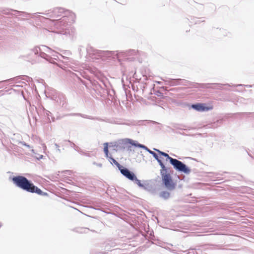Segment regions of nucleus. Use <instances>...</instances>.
Wrapping results in <instances>:
<instances>
[{"instance_id":"nucleus-1","label":"nucleus","mask_w":254,"mask_h":254,"mask_svg":"<svg viewBox=\"0 0 254 254\" xmlns=\"http://www.w3.org/2000/svg\"><path fill=\"white\" fill-rule=\"evenodd\" d=\"M13 183L18 188L31 193H36L41 195H47V192L42 191L30 180L22 176H14L11 179Z\"/></svg>"},{"instance_id":"nucleus-2","label":"nucleus","mask_w":254,"mask_h":254,"mask_svg":"<svg viewBox=\"0 0 254 254\" xmlns=\"http://www.w3.org/2000/svg\"><path fill=\"white\" fill-rule=\"evenodd\" d=\"M154 150L158 152L159 154L166 157L169 160L170 163L173 166L174 168L176 170L184 173L187 175H188L190 173V169L181 161L171 157L167 153L162 152L158 149L154 148Z\"/></svg>"},{"instance_id":"nucleus-3","label":"nucleus","mask_w":254,"mask_h":254,"mask_svg":"<svg viewBox=\"0 0 254 254\" xmlns=\"http://www.w3.org/2000/svg\"><path fill=\"white\" fill-rule=\"evenodd\" d=\"M128 143L130 144L131 145L137 147L139 148H141L142 149H145L148 152L150 153V152L152 151V150H150L149 148H148L146 146L144 145L140 144L138 143L136 141L133 140L129 138H125L123 139H121L118 141V144L117 145V147L118 148H125V145L127 144Z\"/></svg>"},{"instance_id":"nucleus-4","label":"nucleus","mask_w":254,"mask_h":254,"mask_svg":"<svg viewBox=\"0 0 254 254\" xmlns=\"http://www.w3.org/2000/svg\"><path fill=\"white\" fill-rule=\"evenodd\" d=\"M163 182L169 190H173L175 188V184L173 182L169 174L167 175H164L162 177Z\"/></svg>"},{"instance_id":"nucleus-5","label":"nucleus","mask_w":254,"mask_h":254,"mask_svg":"<svg viewBox=\"0 0 254 254\" xmlns=\"http://www.w3.org/2000/svg\"><path fill=\"white\" fill-rule=\"evenodd\" d=\"M120 171L123 175L129 180L134 181V180L136 179V176L132 172L129 171L128 169L125 168L123 166Z\"/></svg>"},{"instance_id":"nucleus-6","label":"nucleus","mask_w":254,"mask_h":254,"mask_svg":"<svg viewBox=\"0 0 254 254\" xmlns=\"http://www.w3.org/2000/svg\"><path fill=\"white\" fill-rule=\"evenodd\" d=\"M44 51L46 52L50 53L52 50L48 47L45 46H42V48L36 47H34L32 49V51L35 53V54H38L39 52L41 53L40 56L43 57V55H45L44 53H42V51Z\"/></svg>"},{"instance_id":"nucleus-7","label":"nucleus","mask_w":254,"mask_h":254,"mask_svg":"<svg viewBox=\"0 0 254 254\" xmlns=\"http://www.w3.org/2000/svg\"><path fill=\"white\" fill-rule=\"evenodd\" d=\"M191 107L192 109L198 112L207 111L209 110V108L201 103L192 104Z\"/></svg>"},{"instance_id":"nucleus-8","label":"nucleus","mask_w":254,"mask_h":254,"mask_svg":"<svg viewBox=\"0 0 254 254\" xmlns=\"http://www.w3.org/2000/svg\"><path fill=\"white\" fill-rule=\"evenodd\" d=\"M126 52H118V51H103L102 54L103 56L111 57L113 55H114L115 54L117 56H119L120 55H123Z\"/></svg>"},{"instance_id":"nucleus-9","label":"nucleus","mask_w":254,"mask_h":254,"mask_svg":"<svg viewBox=\"0 0 254 254\" xmlns=\"http://www.w3.org/2000/svg\"><path fill=\"white\" fill-rule=\"evenodd\" d=\"M159 196L160 198L164 199V200H167L169 199L171 197V194L170 193L166 190H164L161 191L159 194Z\"/></svg>"},{"instance_id":"nucleus-10","label":"nucleus","mask_w":254,"mask_h":254,"mask_svg":"<svg viewBox=\"0 0 254 254\" xmlns=\"http://www.w3.org/2000/svg\"><path fill=\"white\" fill-rule=\"evenodd\" d=\"M109 160L111 161V164L114 163L119 169L120 170L122 167H123L122 165H121L114 158H113L112 157H109Z\"/></svg>"},{"instance_id":"nucleus-11","label":"nucleus","mask_w":254,"mask_h":254,"mask_svg":"<svg viewBox=\"0 0 254 254\" xmlns=\"http://www.w3.org/2000/svg\"><path fill=\"white\" fill-rule=\"evenodd\" d=\"M160 166L161 167V172H160L161 177H163V176H164V175H167L168 174H167V168L165 167V166L164 164Z\"/></svg>"},{"instance_id":"nucleus-12","label":"nucleus","mask_w":254,"mask_h":254,"mask_svg":"<svg viewBox=\"0 0 254 254\" xmlns=\"http://www.w3.org/2000/svg\"><path fill=\"white\" fill-rule=\"evenodd\" d=\"M134 181L139 187L142 188L144 190H146V187L141 183L140 181L138 180L136 177V179L134 180Z\"/></svg>"},{"instance_id":"nucleus-13","label":"nucleus","mask_w":254,"mask_h":254,"mask_svg":"<svg viewBox=\"0 0 254 254\" xmlns=\"http://www.w3.org/2000/svg\"><path fill=\"white\" fill-rule=\"evenodd\" d=\"M104 151L105 154H108V153L109 152L108 147V143H105L104 144Z\"/></svg>"},{"instance_id":"nucleus-14","label":"nucleus","mask_w":254,"mask_h":254,"mask_svg":"<svg viewBox=\"0 0 254 254\" xmlns=\"http://www.w3.org/2000/svg\"><path fill=\"white\" fill-rule=\"evenodd\" d=\"M62 34L65 35H69L71 36L72 34V33H70V32L68 30H65V31H63L62 33Z\"/></svg>"},{"instance_id":"nucleus-15","label":"nucleus","mask_w":254,"mask_h":254,"mask_svg":"<svg viewBox=\"0 0 254 254\" xmlns=\"http://www.w3.org/2000/svg\"><path fill=\"white\" fill-rule=\"evenodd\" d=\"M150 154H151L155 159H157L159 158L158 155L153 151H151Z\"/></svg>"},{"instance_id":"nucleus-16","label":"nucleus","mask_w":254,"mask_h":254,"mask_svg":"<svg viewBox=\"0 0 254 254\" xmlns=\"http://www.w3.org/2000/svg\"><path fill=\"white\" fill-rule=\"evenodd\" d=\"M55 146L57 149V152H58L59 153H60L61 152V149L59 148V145L57 144V143H55Z\"/></svg>"},{"instance_id":"nucleus-17","label":"nucleus","mask_w":254,"mask_h":254,"mask_svg":"<svg viewBox=\"0 0 254 254\" xmlns=\"http://www.w3.org/2000/svg\"><path fill=\"white\" fill-rule=\"evenodd\" d=\"M20 143H21L22 145H24V146H26L27 147H28V148H31V146H30L29 145L27 144V143H25V142H20Z\"/></svg>"},{"instance_id":"nucleus-18","label":"nucleus","mask_w":254,"mask_h":254,"mask_svg":"<svg viewBox=\"0 0 254 254\" xmlns=\"http://www.w3.org/2000/svg\"><path fill=\"white\" fill-rule=\"evenodd\" d=\"M43 157V156L42 155H40L39 154H37V156H35V157L38 160L42 159Z\"/></svg>"},{"instance_id":"nucleus-19","label":"nucleus","mask_w":254,"mask_h":254,"mask_svg":"<svg viewBox=\"0 0 254 254\" xmlns=\"http://www.w3.org/2000/svg\"><path fill=\"white\" fill-rule=\"evenodd\" d=\"M156 160L157 161V162H158L160 166H161L162 165L164 164L163 163V162H162V161L161 160V159H159V158H158L157 159H156Z\"/></svg>"},{"instance_id":"nucleus-20","label":"nucleus","mask_w":254,"mask_h":254,"mask_svg":"<svg viewBox=\"0 0 254 254\" xmlns=\"http://www.w3.org/2000/svg\"><path fill=\"white\" fill-rule=\"evenodd\" d=\"M93 164L95 165H96L97 166L99 167H102V165L101 163H97L96 162H93Z\"/></svg>"},{"instance_id":"nucleus-21","label":"nucleus","mask_w":254,"mask_h":254,"mask_svg":"<svg viewBox=\"0 0 254 254\" xmlns=\"http://www.w3.org/2000/svg\"><path fill=\"white\" fill-rule=\"evenodd\" d=\"M83 230H84V231H81V232L86 233V231H88V229L86 228H84L83 229Z\"/></svg>"},{"instance_id":"nucleus-22","label":"nucleus","mask_w":254,"mask_h":254,"mask_svg":"<svg viewBox=\"0 0 254 254\" xmlns=\"http://www.w3.org/2000/svg\"><path fill=\"white\" fill-rule=\"evenodd\" d=\"M105 155H106V157L107 158H108L109 159V157H110V156H109V152L108 153V154H105Z\"/></svg>"},{"instance_id":"nucleus-23","label":"nucleus","mask_w":254,"mask_h":254,"mask_svg":"<svg viewBox=\"0 0 254 254\" xmlns=\"http://www.w3.org/2000/svg\"><path fill=\"white\" fill-rule=\"evenodd\" d=\"M31 152L34 153V154H36L35 152V150L34 149H31Z\"/></svg>"},{"instance_id":"nucleus-24","label":"nucleus","mask_w":254,"mask_h":254,"mask_svg":"<svg viewBox=\"0 0 254 254\" xmlns=\"http://www.w3.org/2000/svg\"><path fill=\"white\" fill-rule=\"evenodd\" d=\"M156 82H157L158 84H161V83H162V82H161V81H157Z\"/></svg>"},{"instance_id":"nucleus-25","label":"nucleus","mask_w":254,"mask_h":254,"mask_svg":"<svg viewBox=\"0 0 254 254\" xmlns=\"http://www.w3.org/2000/svg\"><path fill=\"white\" fill-rule=\"evenodd\" d=\"M24 15H29V13H26V12H24Z\"/></svg>"},{"instance_id":"nucleus-26","label":"nucleus","mask_w":254,"mask_h":254,"mask_svg":"<svg viewBox=\"0 0 254 254\" xmlns=\"http://www.w3.org/2000/svg\"><path fill=\"white\" fill-rule=\"evenodd\" d=\"M44 149L46 148V146L45 145L44 146Z\"/></svg>"},{"instance_id":"nucleus-27","label":"nucleus","mask_w":254,"mask_h":254,"mask_svg":"<svg viewBox=\"0 0 254 254\" xmlns=\"http://www.w3.org/2000/svg\"><path fill=\"white\" fill-rule=\"evenodd\" d=\"M241 84L238 85L237 86H241Z\"/></svg>"}]
</instances>
